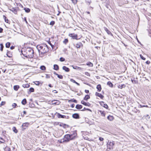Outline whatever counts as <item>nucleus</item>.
<instances>
[{
	"mask_svg": "<svg viewBox=\"0 0 151 151\" xmlns=\"http://www.w3.org/2000/svg\"><path fill=\"white\" fill-rule=\"evenodd\" d=\"M6 104L5 101H2L1 104H0V107H1L2 106Z\"/></svg>",
	"mask_w": 151,
	"mask_h": 151,
	"instance_id": "nucleus-38",
	"label": "nucleus"
},
{
	"mask_svg": "<svg viewBox=\"0 0 151 151\" xmlns=\"http://www.w3.org/2000/svg\"><path fill=\"white\" fill-rule=\"evenodd\" d=\"M86 110V108L84 107L83 109L81 110V111H83Z\"/></svg>",
	"mask_w": 151,
	"mask_h": 151,
	"instance_id": "nucleus-58",
	"label": "nucleus"
},
{
	"mask_svg": "<svg viewBox=\"0 0 151 151\" xmlns=\"http://www.w3.org/2000/svg\"><path fill=\"white\" fill-rule=\"evenodd\" d=\"M26 103V99H24L22 101V104L23 105H25Z\"/></svg>",
	"mask_w": 151,
	"mask_h": 151,
	"instance_id": "nucleus-22",
	"label": "nucleus"
},
{
	"mask_svg": "<svg viewBox=\"0 0 151 151\" xmlns=\"http://www.w3.org/2000/svg\"><path fill=\"white\" fill-rule=\"evenodd\" d=\"M24 21H25V22L26 23H27V21L26 18V17L24 18Z\"/></svg>",
	"mask_w": 151,
	"mask_h": 151,
	"instance_id": "nucleus-57",
	"label": "nucleus"
},
{
	"mask_svg": "<svg viewBox=\"0 0 151 151\" xmlns=\"http://www.w3.org/2000/svg\"><path fill=\"white\" fill-rule=\"evenodd\" d=\"M26 54H23V50L21 51L22 55L27 58H32L34 56V51L31 48H27L26 49Z\"/></svg>",
	"mask_w": 151,
	"mask_h": 151,
	"instance_id": "nucleus-2",
	"label": "nucleus"
},
{
	"mask_svg": "<svg viewBox=\"0 0 151 151\" xmlns=\"http://www.w3.org/2000/svg\"><path fill=\"white\" fill-rule=\"evenodd\" d=\"M55 24V22L54 21H51L50 24V25H51L52 26L53 25Z\"/></svg>",
	"mask_w": 151,
	"mask_h": 151,
	"instance_id": "nucleus-40",
	"label": "nucleus"
},
{
	"mask_svg": "<svg viewBox=\"0 0 151 151\" xmlns=\"http://www.w3.org/2000/svg\"><path fill=\"white\" fill-rule=\"evenodd\" d=\"M60 126L63 127L64 128H65L69 127V126L68 125L66 124H63V123L60 124Z\"/></svg>",
	"mask_w": 151,
	"mask_h": 151,
	"instance_id": "nucleus-17",
	"label": "nucleus"
},
{
	"mask_svg": "<svg viewBox=\"0 0 151 151\" xmlns=\"http://www.w3.org/2000/svg\"><path fill=\"white\" fill-rule=\"evenodd\" d=\"M107 119L110 121H112L113 119V117L112 116L109 115L107 116Z\"/></svg>",
	"mask_w": 151,
	"mask_h": 151,
	"instance_id": "nucleus-24",
	"label": "nucleus"
},
{
	"mask_svg": "<svg viewBox=\"0 0 151 151\" xmlns=\"http://www.w3.org/2000/svg\"><path fill=\"white\" fill-rule=\"evenodd\" d=\"M125 85L124 84H120L118 86L119 88H122L124 87H125Z\"/></svg>",
	"mask_w": 151,
	"mask_h": 151,
	"instance_id": "nucleus-31",
	"label": "nucleus"
},
{
	"mask_svg": "<svg viewBox=\"0 0 151 151\" xmlns=\"http://www.w3.org/2000/svg\"><path fill=\"white\" fill-rule=\"evenodd\" d=\"M54 69L56 70H58L59 69L58 66L56 64H55L54 65Z\"/></svg>",
	"mask_w": 151,
	"mask_h": 151,
	"instance_id": "nucleus-23",
	"label": "nucleus"
},
{
	"mask_svg": "<svg viewBox=\"0 0 151 151\" xmlns=\"http://www.w3.org/2000/svg\"><path fill=\"white\" fill-rule=\"evenodd\" d=\"M4 141L3 139L1 137H0V142L1 143H3Z\"/></svg>",
	"mask_w": 151,
	"mask_h": 151,
	"instance_id": "nucleus-45",
	"label": "nucleus"
},
{
	"mask_svg": "<svg viewBox=\"0 0 151 151\" xmlns=\"http://www.w3.org/2000/svg\"><path fill=\"white\" fill-rule=\"evenodd\" d=\"M82 107L81 105L77 104L76 106V108L77 109H80L82 108Z\"/></svg>",
	"mask_w": 151,
	"mask_h": 151,
	"instance_id": "nucleus-19",
	"label": "nucleus"
},
{
	"mask_svg": "<svg viewBox=\"0 0 151 151\" xmlns=\"http://www.w3.org/2000/svg\"><path fill=\"white\" fill-rule=\"evenodd\" d=\"M53 92L55 93H56L58 92L56 90H53Z\"/></svg>",
	"mask_w": 151,
	"mask_h": 151,
	"instance_id": "nucleus-63",
	"label": "nucleus"
},
{
	"mask_svg": "<svg viewBox=\"0 0 151 151\" xmlns=\"http://www.w3.org/2000/svg\"><path fill=\"white\" fill-rule=\"evenodd\" d=\"M14 47L13 46H11L10 47V49L11 50H13V49H14Z\"/></svg>",
	"mask_w": 151,
	"mask_h": 151,
	"instance_id": "nucleus-55",
	"label": "nucleus"
},
{
	"mask_svg": "<svg viewBox=\"0 0 151 151\" xmlns=\"http://www.w3.org/2000/svg\"><path fill=\"white\" fill-rule=\"evenodd\" d=\"M71 106L72 107V108H73L75 106V104H72Z\"/></svg>",
	"mask_w": 151,
	"mask_h": 151,
	"instance_id": "nucleus-61",
	"label": "nucleus"
},
{
	"mask_svg": "<svg viewBox=\"0 0 151 151\" xmlns=\"http://www.w3.org/2000/svg\"><path fill=\"white\" fill-rule=\"evenodd\" d=\"M95 95L96 96H98L101 99H103L104 97V96L103 95H102L101 94L98 93L97 92H96V93Z\"/></svg>",
	"mask_w": 151,
	"mask_h": 151,
	"instance_id": "nucleus-13",
	"label": "nucleus"
},
{
	"mask_svg": "<svg viewBox=\"0 0 151 151\" xmlns=\"http://www.w3.org/2000/svg\"><path fill=\"white\" fill-rule=\"evenodd\" d=\"M81 103L85 106H89L91 105V104L89 102L86 103L83 100L81 101Z\"/></svg>",
	"mask_w": 151,
	"mask_h": 151,
	"instance_id": "nucleus-12",
	"label": "nucleus"
},
{
	"mask_svg": "<svg viewBox=\"0 0 151 151\" xmlns=\"http://www.w3.org/2000/svg\"><path fill=\"white\" fill-rule=\"evenodd\" d=\"M87 65L91 67H92L93 65V64L90 62H88V63L87 64Z\"/></svg>",
	"mask_w": 151,
	"mask_h": 151,
	"instance_id": "nucleus-34",
	"label": "nucleus"
},
{
	"mask_svg": "<svg viewBox=\"0 0 151 151\" xmlns=\"http://www.w3.org/2000/svg\"><path fill=\"white\" fill-rule=\"evenodd\" d=\"M60 60L61 62H63L65 61V59L63 57H61L60 58Z\"/></svg>",
	"mask_w": 151,
	"mask_h": 151,
	"instance_id": "nucleus-41",
	"label": "nucleus"
},
{
	"mask_svg": "<svg viewBox=\"0 0 151 151\" xmlns=\"http://www.w3.org/2000/svg\"><path fill=\"white\" fill-rule=\"evenodd\" d=\"M85 91L86 93H88L89 92V91L88 90H85Z\"/></svg>",
	"mask_w": 151,
	"mask_h": 151,
	"instance_id": "nucleus-56",
	"label": "nucleus"
},
{
	"mask_svg": "<svg viewBox=\"0 0 151 151\" xmlns=\"http://www.w3.org/2000/svg\"><path fill=\"white\" fill-rule=\"evenodd\" d=\"M140 58L143 60H145L146 59V58L143 57V56L141 55H140Z\"/></svg>",
	"mask_w": 151,
	"mask_h": 151,
	"instance_id": "nucleus-43",
	"label": "nucleus"
},
{
	"mask_svg": "<svg viewBox=\"0 0 151 151\" xmlns=\"http://www.w3.org/2000/svg\"><path fill=\"white\" fill-rule=\"evenodd\" d=\"M0 45L1 46V49H0V50H1V51H2L3 50V48H4V46L3 45V44L1 43L0 44Z\"/></svg>",
	"mask_w": 151,
	"mask_h": 151,
	"instance_id": "nucleus-36",
	"label": "nucleus"
},
{
	"mask_svg": "<svg viewBox=\"0 0 151 151\" xmlns=\"http://www.w3.org/2000/svg\"><path fill=\"white\" fill-rule=\"evenodd\" d=\"M72 101L73 102H74L75 103H77V101L75 99H72L70 100L69 101Z\"/></svg>",
	"mask_w": 151,
	"mask_h": 151,
	"instance_id": "nucleus-44",
	"label": "nucleus"
},
{
	"mask_svg": "<svg viewBox=\"0 0 151 151\" xmlns=\"http://www.w3.org/2000/svg\"><path fill=\"white\" fill-rule=\"evenodd\" d=\"M38 46H37V49L39 52V53L40 52L42 54H44L46 53L49 50L48 47L46 44H43L39 46V47H38Z\"/></svg>",
	"mask_w": 151,
	"mask_h": 151,
	"instance_id": "nucleus-1",
	"label": "nucleus"
},
{
	"mask_svg": "<svg viewBox=\"0 0 151 151\" xmlns=\"http://www.w3.org/2000/svg\"><path fill=\"white\" fill-rule=\"evenodd\" d=\"M90 3H91V2L90 1H87V4H88V5H89L90 4Z\"/></svg>",
	"mask_w": 151,
	"mask_h": 151,
	"instance_id": "nucleus-64",
	"label": "nucleus"
},
{
	"mask_svg": "<svg viewBox=\"0 0 151 151\" xmlns=\"http://www.w3.org/2000/svg\"><path fill=\"white\" fill-rule=\"evenodd\" d=\"M73 3L74 4H76L77 2V0H72Z\"/></svg>",
	"mask_w": 151,
	"mask_h": 151,
	"instance_id": "nucleus-47",
	"label": "nucleus"
},
{
	"mask_svg": "<svg viewBox=\"0 0 151 151\" xmlns=\"http://www.w3.org/2000/svg\"><path fill=\"white\" fill-rule=\"evenodd\" d=\"M76 45V46L77 48H79L81 46H83L82 43L80 42H77Z\"/></svg>",
	"mask_w": 151,
	"mask_h": 151,
	"instance_id": "nucleus-14",
	"label": "nucleus"
},
{
	"mask_svg": "<svg viewBox=\"0 0 151 151\" xmlns=\"http://www.w3.org/2000/svg\"><path fill=\"white\" fill-rule=\"evenodd\" d=\"M58 77L60 79H62L63 76H58Z\"/></svg>",
	"mask_w": 151,
	"mask_h": 151,
	"instance_id": "nucleus-59",
	"label": "nucleus"
},
{
	"mask_svg": "<svg viewBox=\"0 0 151 151\" xmlns=\"http://www.w3.org/2000/svg\"><path fill=\"white\" fill-rule=\"evenodd\" d=\"M13 130L14 131V132L16 133H17L18 132V131H17V129H16V127H14L13 128Z\"/></svg>",
	"mask_w": 151,
	"mask_h": 151,
	"instance_id": "nucleus-35",
	"label": "nucleus"
},
{
	"mask_svg": "<svg viewBox=\"0 0 151 151\" xmlns=\"http://www.w3.org/2000/svg\"><path fill=\"white\" fill-rule=\"evenodd\" d=\"M99 139L100 141H103L104 140V138L101 137H100Z\"/></svg>",
	"mask_w": 151,
	"mask_h": 151,
	"instance_id": "nucleus-49",
	"label": "nucleus"
},
{
	"mask_svg": "<svg viewBox=\"0 0 151 151\" xmlns=\"http://www.w3.org/2000/svg\"><path fill=\"white\" fill-rule=\"evenodd\" d=\"M3 29L1 28L0 27V33H2L3 32Z\"/></svg>",
	"mask_w": 151,
	"mask_h": 151,
	"instance_id": "nucleus-53",
	"label": "nucleus"
},
{
	"mask_svg": "<svg viewBox=\"0 0 151 151\" xmlns=\"http://www.w3.org/2000/svg\"><path fill=\"white\" fill-rule=\"evenodd\" d=\"M29 85L27 84H24L22 85V86L24 88H28L29 87Z\"/></svg>",
	"mask_w": 151,
	"mask_h": 151,
	"instance_id": "nucleus-29",
	"label": "nucleus"
},
{
	"mask_svg": "<svg viewBox=\"0 0 151 151\" xmlns=\"http://www.w3.org/2000/svg\"><path fill=\"white\" fill-rule=\"evenodd\" d=\"M96 88L98 90V91L99 92H100L101 89V85L100 84H98Z\"/></svg>",
	"mask_w": 151,
	"mask_h": 151,
	"instance_id": "nucleus-18",
	"label": "nucleus"
},
{
	"mask_svg": "<svg viewBox=\"0 0 151 151\" xmlns=\"http://www.w3.org/2000/svg\"><path fill=\"white\" fill-rule=\"evenodd\" d=\"M34 91V88L32 87H31L29 89V91L30 93L33 92Z\"/></svg>",
	"mask_w": 151,
	"mask_h": 151,
	"instance_id": "nucleus-37",
	"label": "nucleus"
},
{
	"mask_svg": "<svg viewBox=\"0 0 151 151\" xmlns=\"http://www.w3.org/2000/svg\"><path fill=\"white\" fill-rule=\"evenodd\" d=\"M145 118L147 119H150V116L148 115H147L145 116Z\"/></svg>",
	"mask_w": 151,
	"mask_h": 151,
	"instance_id": "nucleus-46",
	"label": "nucleus"
},
{
	"mask_svg": "<svg viewBox=\"0 0 151 151\" xmlns=\"http://www.w3.org/2000/svg\"><path fill=\"white\" fill-rule=\"evenodd\" d=\"M68 42V40L67 39H65L64 40V41H63V42L65 44H66Z\"/></svg>",
	"mask_w": 151,
	"mask_h": 151,
	"instance_id": "nucleus-39",
	"label": "nucleus"
},
{
	"mask_svg": "<svg viewBox=\"0 0 151 151\" xmlns=\"http://www.w3.org/2000/svg\"><path fill=\"white\" fill-rule=\"evenodd\" d=\"M3 18L4 19L5 21L7 23H8L9 20L7 19L6 18V17L4 15L3 16Z\"/></svg>",
	"mask_w": 151,
	"mask_h": 151,
	"instance_id": "nucleus-28",
	"label": "nucleus"
},
{
	"mask_svg": "<svg viewBox=\"0 0 151 151\" xmlns=\"http://www.w3.org/2000/svg\"><path fill=\"white\" fill-rule=\"evenodd\" d=\"M23 113H24V115H23V116H24V115L25 114H26V111H23Z\"/></svg>",
	"mask_w": 151,
	"mask_h": 151,
	"instance_id": "nucleus-60",
	"label": "nucleus"
},
{
	"mask_svg": "<svg viewBox=\"0 0 151 151\" xmlns=\"http://www.w3.org/2000/svg\"><path fill=\"white\" fill-rule=\"evenodd\" d=\"M70 81H71L73 83H75L76 82V81H75L73 80V79H70Z\"/></svg>",
	"mask_w": 151,
	"mask_h": 151,
	"instance_id": "nucleus-51",
	"label": "nucleus"
},
{
	"mask_svg": "<svg viewBox=\"0 0 151 151\" xmlns=\"http://www.w3.org/2000/svg\"><path fill=\"white\" fill-rule=\"evenodd\" d=\"M69 36L71 37L73 39H78V35L77 34H75L74 33L70 34H69Z\"/></svg>",
	"mask_w": 151,
	"mask_h": 151,
	"instance_id": "nucleus-4",
	"label": "nucleus"
},
{
	"mask_svg": "<svg viewBox=\"0 0 151 151\" xmlns=\"http://www.w3.org/2000/svg\"><path fill=\"white\" fill-rule=\"evenodd\" d=\"M63 69L66 72H68L70 70L69 69L65 66H63Z\"/></svg>",
	"mask_w": 151,
	"mask_h": 151,
	"instance_id": "nucleus-16",
	"label": "nucleus"
},
{
	"mask_svg": "<svg viewBox=\"0 0 151 151\" xmlns=\"http://www.w3.org/2000/svg\"><path fill=\"white\" fill-rule=\"evenodd\" d=\"M76 135L77 134L76 132H73V134H69V135L70 136V140H72L73 139L75 138Z\"/></svg>",
	"mask_w": 151,
	"mask_h": 151,
	"instance_id": "nucleus-7",
	"label": "nucleus"
},
{
	"mask_svg": "<svg viewBox=\"0 0 151 151\" xmlns=\"http://www.w3.org/2000/svg\"><path fill=\"white\" fill-rule=\"evenodd\" d=\"M100 113L101 114L102 116H105V114L104 111H100Z\"/></svg>",
	"mask_w": 151,
	"mask_h": 151,
	"instance_id": "nucleus-42",
	"label": "nucleus"
},
{
	"mask_svg": "<svg viewBox=\"0 0 151 151\" xmlns=\"http://www.w3.org/2000/svg\"><path fill=\"white\" fill-rule=\"evenodd\" d=\"M10 43L9 42H7L6 44V48H9L10 45Z\"/></svg>",
	"mask_w": 151,
	"mask_h": 151,
	"instance_id": "nucleus-32",
	"label": "nucleus"
},
{
	"mask_svg": "<svg viewBox=\"0 0 151 151\" xmlns=\"http://www.w3.org/2000/svg\"><path fill=\"white\" fill-rule=\"evenodd\" d=\"M100 104L101 106L106 108L108 109V105L104 103L103 101H101L100 102Z\"/></svg>",
	"mask_w": 151,
	"mask_h": 151,
	"instance_id": "nucleus-8",
	"label": "nucleus"
},
{
	"mask_svg": "<svg viewBox=\"0 0 151 151\" xmlns=\"http://www.w3.org/2000/svg\"><path fill=\"white\" fill-rule=\"evenodd\" d=\"M57 116L59 118H66V116L65 115H63L61 114H60L58 113H56Z\"/></svg>",
	"mask_w": 151,
	"mask_h": 151,
	"instance_id": "nucleus-9",
	"label": "nucleus"
},
{
	"mask_svg": "<svg viewBox=\"0 0 151 151\" xmlns=\"http://www.w3.org/2000/svg\"><path fill=\"white\" fill-rule=\"evenodd\" d=\"M70 136L69 134L65 135L64 136V141L66 142H68L70 140Z\"/></svg>",
	"mask_w": 151,
	"mask_h": 151,
	"instance_id": "nucleus-6",
	"label": "nucleus"
},
{
	"mask_svg": "<svg viewBox=\"0 0 151 151\" xmlns=\"http://www.w3.org/2000/svg\"><path fill=\"white\" fill-rule=\"evenodd\" d=\"M7 149L8 150V151H11L10 149V148H9V147H6V150Z\"/></svg>",
	"mask_w": 151,
	"mask_h": 151,
	"instance_id": "nucleus-62",
	"label": "nucleus"
},
{
	"mask_svg": "<svg viewBox=\"0 0 151 151\" xmlns=\"http://www.w3.org/2000/svg\"><path fill=\"white\" fill-rule=\"evenodd\" d=\"M104 29L108 35H112L111 32L108 30L107 28L106 27H104Z\"/></svg>",
	"mask_w": 151,
	"mask_h": 151,
	"instance_id": "nucleus-15",
	"label": "nucleus"
},
{
	"mask_svg": "<svg viewBox=\"0 0 151 151\" xmlns=\"http://www.w3.org/2000/svg\"><path fill=\"white\" fill-rule=\"evenodd\" d=\"M90 98V97L89 95H86L84 97L83 99L86 101H87V100Z\"/></svg>",
	"mask_w": 151,
	"mask_h": 151,
	"instance_id": "nucleus-21",
	"label": "nucleus"
},
{
	"mask_svg": "<svg viewBox=\"0 0 151 151\" xmlns=\"http://www.w3.org/2000/svg\"><path fill=\"white\" fill-rule=\"evenodd\" d=\"M140 107H148V106L147 105H143L142 106L141 105H140Z\"/></svg>",
	"mask_w": 151,
	"mask_h": 151,
	"instance_id": "nucleus-50",
	"label": "nucleus"
},
{
	"mask_svg": "<svg viewBox=\"0 0 151 151\" xmlns=\"http://www.w3.org/2000/svg\"><path fill=\"white\" fill-rule=\"evenodd\" d=\"M40 69L42 70H45L46 69V67L44 65L41 66L40 67Z\"/></svg>",
	"mask_w": 151,
	"mask_h": 151,
	"instance_id": "nucleus-33",
	"label": "nucleus"
},
{
	"mask_svg": "<svg viewBox=\"0 0 151 151\" xmlns=\"http://www.w3.org/2000/svg\"><path fill=\"white\" fill-rule=\"evenodd\" d=\"M33 83L37 86H39L40 84V82L39 81H33Z\"/></svg>",
	"mask_w": 151,
	"mask_h": 151,
	"instance_id": "nucleus-27",
	"label": "nucleus"
},
{
	"mask_svg": "<svg viewBox=\"0 0 151 151\" xmlns=\"http://www.w3.org/2000/svg\"><path fill=\"white\" fill-rule=\"evenodd\" d=\"M114 144V142H111L108 141L107 144V150L108 151H110V150H112L113 149V147Z\"/></svg>",
	"mask_w": 151,
	"mask_h": 151,
	"instance_id": "nucleus-3",
	"label": "nucleus"
},
{
	"mask_svg": "<svg viewBox=\"0 0 151 151\" xmlns=\"http://www.w3.org/2000/svg\"><path fill=\"white\" fill-rule=\"evenodd\" d=\"M17 106V104L16 103H14L12 105L13 107L14 108H15L16 106Z\"/></svg>",
	"mask_w": 151,
	"mask_h": 151,
	"instance_id": "nucleus-48",
	"label": "nucleus"
},
{
	"mask_svg": "<svg viewBox=\"0 0 151 151\" xmlns=\"http://www.w3.org/2000/svg\"><path fill=\"white\" fill-rule=\"evenodd\" d=\"M10 11L14 13L15 14H16L17 13V11L19 10L18 7L12 8L10 9Z\"/></svg>",
	"mask_w": 151,
	"mask_h": 151,
	"instance_id": "nucleus-5",
	"label": "nucleus"
},
{
	"mask_svg": "<svg viewBox=\"0 0 151 151\" xmlns=\"http://www.w3.org/2000/svg\"><path fill=\"white\" fill-rule=\"evenodd\" d=\"M107 84L110 87H112L113 86V85L111 82H108L107 83Z\"/></svg>",
	"mask_w": 151,
	"mask_h": 151,
	"instance_id": "nucleus-30",
	"label": "nucleus"
},
{
	"mask_svg": "<svg viewBox=\"0 0 151 151\" xmlns=\"http://www.w3.org/2000/svg\"><path fill=\"white\" fill-rule=\"evenodd\" d=\"M19 86L18 85L14 86L13 87L14 89L16 91H17L19 88Z\"/></svg>",
	"mask_w": 151,
	"mask_h": 151,
	"instance_id": "nucleus-20",
	"label": "nucleus"
},
{
	"mask_svg": "<svg viewBox=\"0 0 151 151\" xmlns=\"http://www.w3.org/2000/svg\"><path fill=\"white\" fill-rule=\"evenodd\" d=\"M146 63L147 64H149L150 63V62L149 61L147 60L146 62Z\"/></svg>",
	"mask_w": 151,
	"mask_h": 151,
	"instance_id": "nucleus-54",
	"label": "nucleus"
},
{
	"mask_svg": "<svg viewBox=\"0 0 151 151\" xmlns=\"http://www.w3.org/2000/svg\"><path fill=\"white\" fill-rule=\"evenodd\" d=\"M29 125V123L28 122H26L24 123L22 125V127L23 129H25L26 128L28 127Z\"/></svg>",
	"mask_w": 151,
	"mask_h": 151,
	"instance_id": "nucleus-10",
	"label": "nucleus"
},
{
	"mask_svg": "<svg viewBox=\"0 0 151 151\" xmlns=\"http://www.w3.org/2000/svg\"><path fill=\"white\" fill-rule=\"evenodd\" d=\"M72 67H73V68L75 69L78 70H81V68L79 67H78V66H73L72 65Z\"/></svg>",
	"mask_w": 151,
	"mask_h": 151,
	"instance_id": "nucleus-25",
	"label": "nucleus"
},
{
	"mask_svg": "<svg viewBox=\"0 0 151 151\" xmlns=\"http://www.w3.org/2000/svg\"><path fill=\"white\" fill-rule=\"evenodd\" d=\"M72 117L76 119H78L79 118V115L78 114L75 113L73 114Z\"/></svg>",
	"mask_w": 151,
	"mask_h": 151,
	"instance_id": "nucleus-11",
	"label": "nucleus"
},
{
	"mask_svg": "<svg viewBox=\"0 0 151 151\" xmlns=\"http://www.w3.org/2000/svg\"><path fill=\"white\" fill-rule=\"evenodd\" d=\"M9 51H8L7 52V53H6V55H7V56L9 57V58H10L11 57V56H9V55H8V54L9 53Z\"/></svg>",
	"mask_w": 151,
	"mask_h": 151,
	"instance_id": "nucleus-52",
	"label": "nucleus"
},
{
	"mask_svg": "<svg viewBox=\"0 0 151 151\" xmlns=\"http://www.w3.org/2000/svg\"><path fill=\"white\" fill-rule=\"evenodd\" d=\"M24 10L25 12L27 13H29L30 12V10L29 9L27 8H24Z\"/></svg>",
	"mask_w": 151,
	"mask_h": 151,
	"instance_id": "nucleus-26",
	"label": "nucleus"
}]
</instances>
